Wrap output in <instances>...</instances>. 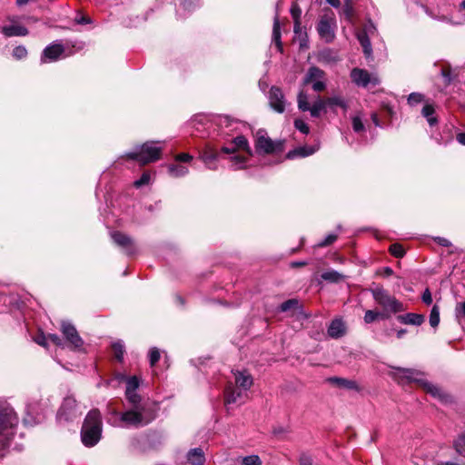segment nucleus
<instances>
[{"mask_svg": "<svg viewBox=\"0 0 465 465\" xmlns=\"http://www.w3.org/2000/svg\"><path fill=\"white\" fill-rule=\"evenodd\" d=\"M157 416V408L154 404L143 403L121 414V421L125 426L140 428L148 425Z\"/></svg>", "mask_w": 465, "mask_h": 465, "instance_id": "f257e3e1", "label": "nucleus"}, {"mask_svg": "<svg viewBox=\"0 0 465 465\" xmlns=\"http://www.w3.org/2000/svg\"><path fill=\"white\" fill-rule=\"evenodd\" d=\"M102 434V417L99 410H91L83 423L81 437L82 441L86 447L94 446L101 438Z\"/></svg>", "mask_w": 465, "mask_h": 465, "instance_id": "f03ea898", "label": "nucleus"}, {"mask_svg": "<svg viewBox=\"0 0 465 465\" xmlns=\"http://www.w3.org/2000/svg\"><path fill=\"white\" fill-rule=\"evenodd\" d=\"M395 375H397L401 381L406 380L407 381H415L419 383L426 392L430 393L435 398H438L440 401L443 402L450 401V396L446 393L441 388L434 385L419 376L421 375L420 371L414 369H404V368H396Z\"/></svg>", "mask_w": 465, "mask_h": 465, "instance_id": "7ed1b4c3", "label": "nucleus"}, {"mask_svg": "<svg viewBox=\"0 0 465 465\" xmlns=\"http://www.w3.org/2000/svg\"><path fill=\"white\" fill-rule=\"evenodd\" d=\"M17 423L18 418L14 410L7 404H0V450L9 446Z\"/></svg>", "mask_w": 465, "mask_h": 465, "instance_id": "20e7f679", "label": "nucleus"}, {"mask_svg": "<svg viewBox=\"0 0 465 465\" xmlns=\"http://www.w3.org/2000/svg\"><path fill=\"white\" fill-rule=\"evenodd\" d=\"M235 385L237 389L233 387L232 383H229L224 391V404L230 405L237 403L242 400L243 391H248L253 384L252 375L246 371L234 372Z\"/></svg>", "mask_w": 465, "mask_h": 465, "instance_id": "39448f33", "label": "nucleus"}, {"mask_svg": "<svg viewBox=\"0 0 465 465\" xmlns=\"http://www.w3.org/2000/svg\"><path fill=\"white\" fill-rule=\"evenodd\" d=\"M375 302L382 308L381 319H389L391 313H397L405 310L402 302L391 295L382 287L371 290Z\"/></svg>", "mask_w": 465, "mask_h": 465, "instance_id": "423d86ee", "label": "nucleus"}, {"mask_svg": "<svg viewBox=\"0 0 465 465\" xmlns=\"http://www.w3.org/2000/svg\"><path fill=\"white\" fill-rule=\"evenodd\" d=\"M316 29L323 42L330 44L334 41L337 22L333 11L330 8L323 9L322 14L319 17Z\"/></svg>", "mask_w": 465, "mask_h": 465, "instance_id": "0eeeda50", "label": "nucleus"}, {"mask_svg": "<svg viewBox=\"0 0 465 465\" xmlns=\"http://www.w3.org/2000/svg\"><path fill=\"white\" fill-rule=\"evenodd\" d=\"M162 148L154 145L153 143H143L138 152L128 153L125 157L130 160H135L142 165L153 163L160 159Z\"/></svg>", "mask_w": 465, "mask_h": 465, "instance_id": "6e6552de", "label": "nucleus"}, {"mask_svg": "<svg viewBox=\"0 0 465 465\" xmlns=\"http://www.w3.org/2000/svg\"><path fill=\"white\" fill-rule=\"evenodd\" d=\"M232 144L236 148L237 152L242 151L245 154L233 155L230 157L232 168L233 170H242L246 167L248 159L252 155L248 140L243 135H239L232 141Z\"/></svg>", "mask_w": 465, "mask_h": 465, "instance_id": "1a4fd4ad", "label": "nucleus"}, {"mask_svg": "<svg viewBox=\"0 0 465 465\" xmlns=\"http://www.w3.org/2000/svg\"><path fill=\"white\" fill-rule=\"evenodd\" d=\"M256 151L260 153L271 154L283 150L282 142L272 141L263 131L256 134L255 141Z\"/></svg>", "mask_w": 465, "mask_h": 465, "instance_id": "9d476101", "label": "nucleus"}, {"mask_svg": "<svg viewBox=\"0 0 465 465\" xmlns=\"http://www.w3.org/2000/svg\"><path fill=\"white\" fill-rule=\"evenodd\" d=\"M71 54H73V52L70 51L66 54L65 46L62 43L55 41L43 50L41 62L43 64L55 62Z\"/></svg>", "mask_w": 465, "mask_h": 465, "instance_id": "9b49d317", "label": "nucleus"}, {"mask_svg": "<svg viewBox=\"0 0 465 465\" xmlns=\"http://www.w3.org/2000/svg\"><path fill=\"white\" fill-rule=\"evenodd\" d=\"M61 331L72 349H82L84 345V341L82 340L77 330L73 324H71L68 322H63L61 323Z\"/></svg>", "mask_w": 465, "mask_h": 465, "instance_id": "f8f14e48", "label": "nucleus"}, {"mask_svg": "<svg viewBox=\"0 0 465 465\" xmlns=\"http://www.w3.org/2000/svg\"><path fill=\"white\" fill-rule=\"evenodd\" d=\"M352 82L358 86L366 87L369 84L376 85L380 83L377 76L369 74L368 71L360 68H354L351 72Z\"/></svg>", "mask_w": 465, "mask_h": 465, "instance_id": "ddd939ff", "label": "nucleus"}, {"mask_svg": "<svg viewBox=\"0 0 465 465\" xmlns=\"http://www.w3.org/2000/svg\"><path fill=\"white\" fill-rule=\"evenodd\" d=\"M269 101L271 107L277 113H283L285 110V99L282 91L276 86H272L269 93Z\"/></svg>", "mask_w": 465, "mask_h": 465, "instance_id": "4468645a", "label": "nucleus"}, {"mask_svg": "<svg viewBox=\"0 0 465 465\" xmlns=\"http://www.w3.org/2000/svg\"><path fill=\"white\" fill-rule=\"evenodd\" d=\"M218 156L219 154L216 149L210 144H206L200 153V158L210 170L217 169L216 162Z\"/></svg>", "mask_w": 465, "mask_h": 465, "instance_id": "2eb2a0df", "label": "nucleus"}, {"mask_svg": "<svg viewBox=\"0 0 465 465\" xmlns=\"http://www.w3.org/2000/svg\"><path fill=\"white\" fill-rule=\"evenodd\" d=\"M111 237L115 244L124 248L129 254L134 252V247L133 240L121 232H114Z\"/></svg>", "mask_w": 465, "mask_h": 465, "instance_id": "dca6fc26", "label": "nucleus"}, {"mask_svg": "<svg viewBox=\"0 0 465 465\" xmlns=\"http://www.w3.org/2000/svg\"><path fill=\"white\" fill-rule=\"evenodd\" d=\"M345 333L346 326L341 319H335L331 322L328 328V334L330 337L338 339L344 336Z\"/></svg>", "mask_w": 465, "mask_h": 465, "instance_id": "f3484780", "label": "nucleus"}, {"mask_svg": "<svg viewBox=\"0 0 465 465\" xmlns=\"http://www.w3.org/2000/svg\"><path fill=\"white\" fill-rule=\"evenodd\" d=\"M397 320L402 324L420 326L424 322L425 318L422 314L410 312L398 315Z\"/></svg>", "mask_w": 465, "mask_h": 465, "instance_id": "a211bd4d", "label": "nucleus"}, {"mask_svg": "<svg viewBox=\"0 0 465 465\" xmlns=\"http://www.w3.org/2000/svg\"><path fill=\"white\" fill-rule=\"evenodd\" d=\"M329 381L339 388L359 391L361 390L357 381L340 377H332L329 379Z\"/></svg>", "mask_w": 465, "mask_h": 465, "instance_id": "6ab92c4d", "label": "nucleus"}, {"mask_svg": "<svg viewBox=\"0 0 465 465\" xmlns=\"http://www.w3.org/2000/svg\"><path fill=\"white\" fill-rule=\"evenodd\" d=\"M77 406L76 401L74 397L64 398L63 404L59 410L58 415L64 416L65 419H69L73 414Z\"/></svg>", "mask_w": 465, "mask_h": 465, "instance_id": "aec40b11", "label": "nucleus"}, {"mask_svg": "<svg viewBox=\"0 0 465 465\" xmlns=\"http://www.w3.org/2000/svg\"><path fill=\"white\" fill-rule=\"evenodd\" d=\"M324 78H325V73L322 69H320L316 66H312L309 68V70L303 79V84H313L316 81H319V80L324 79Z\"/></svg>", "mask_w": 465, "mask_h": 465, "instance_id": "412c9836", "label": "nucleus"}, {"mask_svg": "<svg viewBox=\"0 0 465 465\" xmlns=\"http://www.w3.org/2000/svg\"><path fill=\"white\" fill-rule=\"evenodd\" d=\"M2 33L6 37L11 36H25L28 35V30L26 27L19 25H12L8 26H4L2 28Z\"/></svg>", "mask_w": 465, "mask_h": 465, "instance_id": "4be33fe9", "label": "nucleus"}, {"mask_svg": "<svg viewBox=\"0 0 465 465\" xmlns=\"http://www.w3.org/2000/svg\"><path fill=\"white\" fill-rule=\"evenodd\" d=\"M187 460L191 465H203L205 462L203 450L201 448L191 450L187 454Z\"/></svg>", "mask_w": 465, "mask_h": 465, "instance_id": "5701e85b", "label": "nucleus"}, {"mask_svg": "<svg viewBox=\"0 0 465 465\" xmlns=\"http://www.w3.org/2000/svg\"><path fill=\"white\" fill-rule=\"evenodd\" d=\"M315 152L312 148L299 147L287 153L288 159H293L295 157H306L312 154Z\"/></svg>", "mask_w": 465, "mask_h": 465, "instance_id": "b1692460", "label": "nucleus"}, {"mask_svg": "<svg viewBox=\"0 0 465 465\" xmlns=\"http://www.w3.org/2000/svg\"><path fill=\"white\" fill-rule=\"evenodd\" d=\"M168 173L173 177H182L188 173V168L179 163L170 164L168 166Z\"/></svg>", "mask_w": 465, "mask_h": 465, "instance_id": "393cba45", "label": "nucleus"}, {"mask_svg": "<svg viewBox=\"0 0 465 465\" xmlns=\"http://www.w3.org/2000/svg\"><path fill=\"white\" fill-rule=\"evenodd\" d=\"M325 106H327V100L319 98L312 106H310L308 111H310L312 117H319L321 112L325 108Z\"/></svg>", "mask_w": 465, "mask_h": 465, "instance_id": "a878e982", "label": "nucleus"}, {"mask_svg": "<svg viewBox=\"0 0 465 465\" xmlns=\"http://www.w3.org/2000/svg\"><path fill=\"white\" fill-rule=\"evenodd\" d=\"M322 279L331 282H339L344 279V276L334 270L324 272L321 275Z\"/></svg>", "mask_w": 465, "mask_h": 465, "instance_id": "bb28decb", "label": "nucleus"}, {"mask_svg": "<svg viewBox=\"0 0 465 465\" xmlns=\"http://www.w3.org/2000/svg\"><path fill=\"white\" fill-rule=\"evenodd\" d=\"M327 100V105L331 107L339 106L342 108L344 111L348 109V104L346 101L339 95L331 96L326 99Z\"/></svg>", "mask_w": 465, "mask_h": 465, "instance_id": "cd10ccee", "label": "nucleus"}, {"mask_svg": "<svg viewBox=\"0 0 465 465\" xmlns=\"http://www.w3.org/2000/svg\"><path fill=\"white\" fill-rule=\"evenodd\" d=\"M434 107L432 104H425L422 108V115L427 118V121L428 123L430 124V125H433L437 123V119L435 117H433V114H434Z\"/></svg>", "mask_w": 465, "mask_h": 465, "instance_id": "c85d7f7f", "label": "nucleus"}, {"mask_svg": "<svg viewBox=\"0 0 465 465\" xmlns=\"http://www.w3.org/2000/svg\"><path fill=\"white\" fill-rule=\"evenodd\" d=\"M272 39L275 42V45H277L279 51L282 52V41H281L280 24H279L278 19H275L274 23H273Z\"/></svg>", "mask_w": 465, "mask_h": 465, "instance_id": "c756f323", "label": "nucleus"}, {"mask_svg": "<svg viewBox=\"0 0 465 465\" xmlns=\"http://www.w3.org/2000/svg\"><path fill=\"white\" fill-rule=\"evenodd\" d=\"M297 102H298V107L301 111L306 112L310 109L308 95L303 91H301L299 93Z\"/></svg>", "mask_w": 465, "mask_h": 465, "instance_id": "7c9ffc66", "label": "nucleus"}, {"mask_svg": "<svg viewBox=\"0 0 465 465\" xmlns=\"http://www.w3.org/2000/svg\"><path fill=\"white\" fill-rule=\"evenodd\" d=\"M242 465H262V461L258 455L245 456L241 459Z\"/></svg>", "mask_w": 465, "mask_h": 465, "instance_id": "2f4dec72", "label": "nucleus"}, {"mask_svg": "<svg viewBox=\"0 0 465 465\" xmlns=\"http://www.w3.org/2000/svg\"><path fill=\"white\" fill-rule=\"evenodd\" d=\"M440 323V310L437 305H434L430 314V324L431 327L436 328Z\"/></svg>", "mask_w": 465, "mask_h": 465, "instance_id": "473e14b6", "label": "nucleus"}, {"mask_svg": "<svg viewBox=\"0 0 465 465\" xmlns=\"http://www.w3.org/2000/svg\"><path fill=\"white\" fill-rule=\"evenodd\" d=\"M126 399L128 401L133 404L134 408L135 406H143L140 404L141 397L135 392V391H125Z\"/></svg>", "mask_w": 465, "mask_h": 465, "instance_id": "72a5a7b5", "label": "nucleus"}, {"mask_svg": "<svg viewBox=\"0 0 465 465\" xmlns=\"http://www.w3.org/2000/svg\"><path fill=\"white\" fill-rule=\"evenodd\" d=\"M454 449L460 454L465 450V431L459 435L453 442Z\"/></svg>", "mask_w": 465, "mask_h": 465, "instance_id": "f704fd0d", "label": "nucleus"}, {"mask_svg": "<svg viewBox=\"0 0 465 465\" xmlns=\"http://www.w3.org/2000/svg\"><path fill=\"white\" fill-rule=\"evenodd\" d=\"M298 305L299 301L297 299H290L281 304L280 311L285 312L292 309H296Z\"/></svg>", "mask_w": 465, "mask_h": 465, "instance_id": "c9c22d12", "label": "nucleus"}, {"mask_svg": "<svg viewBox=\"0 0 465 465\" xmlns=\"http://www.w3.org/2000/svg\"><path fill=\"white\" fill-rule=\"evenodd\" d=\"M379 318L381 319V312L372 311V310H368V311H366L363 319H364L365 323L369 324V323L375 322Z\"/></svg>", "mask_w": 465, "mask_h": 465, "instance_id": "e433bc0d", "label": "nucleus"}, {"mask_svg": "<svg viewBox=\"0 0 465 465\" xmlns=\"http://www.w3.org/2000/svg\"><path fill=\"white\" fill-rule=\"evenodd\" d=\"M114 357L117 361H122L124 354V348L121 342H114L112 346Z\"/></svg>", "mask_w": 465, "mask_h": 465, "instance_id": "4c0bfd02", "label": "nucleus"}, {"mask_svg": "<svg viewBox=\"0 0 465 465\" xmlns=\"http://www.w3.org/2000/svg\"><path fill=\"white\" fill-rule=\"evenodd\" d=\"M390 252L396 258H401L405 254V250L402 245L394 243L390 246Z\"/></svg>", "mask_w": 465, "mask_h": 465, "instance_id": "58836bf2", "label": "nucleus"}, {"mask_svg": "<svg viewBox=\"0 0 465 465\" xmlns=\"http://www.w3.org/2000/svg\"><path fill=\"white\" fill-rule=\"evenodd\" d=\"M359 41L363 48L365 54L370 55L371 53V45L368 36L365 35H360Z\"/></svg>", "mask_w": 465, "mask_h": 465, "instance_id": "ea45409f", "label": "nucleus"}, {"mask_svg": "<svg viewBox=\"0 0 465 465\" xmlns=\"http://www.w3.org/2000/svg\"><path fill=\"white\" fill-rule=\"evenodd\" d=\"M26 55H27V50L23 45H18V46L15 47L13 50V56L17 60L24 59L26 57Z\"/></svg>", "mask_w": 465, "mask_h": 465, "instance_id": "a19ab883", "label": "nucleus"}, {"mask_svg": "<svg viewBox=\"0 0 465 465\" xmlns=\"http://www.w3.org/2000/svg\"><path fill=\"white\" fill-rule=\"evenodd\" d=\"M151 180V174L148 172H144L140 179L136 180L134 183V186L136 188H140L143 185H146L150 183Z\"/></svg>", "mask_w": 465, "mask_h": 465, "instance_id": "79ce46f5", "label": "nucleus"}, {"mask_svg": "<svg viewBox=\"0 0 465 465\" xmlns=\"http://www.w3.org/2000/svg\"><path fill=\"white\" fill-rule=\"evenodd\" d=\"M232 122H234V120L228 115H219L216 119L217 124L222 127H229L232 125Z\"/></svg>", "mask_w": 465, "mask_h": 465, "instance_id": "37998d69", "label": "nucleus"}, {"mask_svg": "<svg viewBox=\"0 0 465 465\" xmlns=\"http://www.w3.org/2000/svg\"><path fill=\"white\" fill-rule=\"evenodd\" d=\"M160 351L157 348H152L149 351V360L151 366H154L160 360Z\"/></svg>", "mask_w": 465, "mask_h": 465, "instance_id": "c03bdc74", "label": "nucleus"}, {"mask_svg": "<svg viewBox=\"0 0 465 465\" xmlns=\"http://www.w3.org/2000/svg\"><path fill=\"white\" fill-rule=\"evenodd\" d=\"M424 99V96L420 93H411L408 97V103L411 105H416L421 103Z\"/></svg>", "mask_w": 465, "mask_h": 465, "instance_id": "a18cd8bd", "label": "nucleus"}, {"mask_svg": "<svg viewBox=\"0 0 465 465\" xmlns=\"http://www.w3.org/2000/svg\"><path fill=\"white\" fill-rule=\"evenodd\" d=\"M139 387V380L136 376L129 377L126 381V391H136Z\"/></svg>", "mask_w": 465, "mask_h": 465, "instance_id": "49530a36", "label": "nucleus"}, {"mask_svg": "<svg viewBox=\"0 0 465 465\" xmlns=\"http://www.w3.org/2000/svg\"><path fill=\"white\" fill-rule=\"evenodd\" d=\"M294 126L296 129H298L300 132L305 134H307L310 131L308 124L301 119H296L294 121Z\"/></svg>", "mask_w": 465, "mask_h": 465, "instance_id": "de8ad7c7", "label": "nucleus"}, {"mask_svg": "<svg viewBox=\"0 0 465 465\" xmlns=\"http://www.w3.org/2000/svg\"><path fill=\"white\" fill-rule=\"evenodd\" d=\"M352 128L354 132L360 133L364 130V124L359 116L352 117Z\"/></svg>", "mask_w": 465, "mask_h": 465, "instance_id": "09e8293b", "label": "nucleus"}, {"mask_svg": "<svg viewBox=\"0 0 465 465\" xmlns=\"http://www.w3.org/2000/svg\"><path fill=\"white\" fill-rule=\"evenodd\" d=\"M47 338L43 332L36 334L34 337V341L40 346L47 347Z\"/></svg>", "mask_w": 465, "mask_h": 465, "instance_id": "8fccbe9b", "label": "nucleus"}, {"mask_svg": "<svg viewBox=\"0 0 465 465\" xmlns=\"http://www.w3.org/2000/svg\"><path fill=\"white\" fill-rule=\"evenodd\" d=\"M291 15L293 21L301 20L302 10L297 4H293L291 7Z\"/></svg>", "mask_w": 465, "mask_h": 465, "instance_id": "3c124183", "label": "nucleus"}, {"mask_svg": "<svg viewBox=\"0 0 465 465\" xmlns=\"http://www.w3.org/2000/svg\"><path fill=\"white\" fill-rule=\"evenodd\" d=\"M337 239V235L329 234L322 242L319 243L320 247H325L332 244Z\"/></svg>", "mask_w": 465, "mask_h": 465, "instance_id": "603ef678", "label": "nucleus"}, {"mask_svg": "<svg viewBox=\"0 0 465 465\" xmlns=\"http://www.w3.org/2000/svg\"><path fill=\"white\" fill-rule=\"evenodd\" d=\"M342 14L345 15L346 19H348L349 21H351V20L352 19V16H353V9H352V6H351L350 4H346V5L343 6Z\"/></svg>", "mask_w": 465, "mask_h": 465, "instance_id": "864d4df0", "label": "nucleus"}, {"mask_svg": "<svg viewBox=\"0 0 465 465\" xmlns=\"http://www.w3.org/2000/svg\"><path fill=\"white\" fill-rule=\"evenodd\" d=\"M192 160H193V156L186 153H182L175 156L176 162L188 163Z\"/></svg>", "mask_w": 465, "mask_h": 465, "instance_id": "5fc2aeb1", "label": "nucleus"}, {"mask_svg": "<svg viewBox=\"0 0 465 465\" xmlns=\"http://www.w3.org/2000/svg\"><path fill=\"white\" fill-rule=\"evenodd\" d=\"M326 88V84L324 82V79H321L319 81H316L312 84V89L315 92H322Z\"/></svg>", "mask_w": 465, "mask_h": 465, "instance_id": "6e6d98bb", "label": "nucleus"}, {"mask_svg": "<svg viewBox=\"0 0 465 465\" xmlns=\"http://www.w3.org/2000/svg\"><path fill=\"white\" fill-rule=\"evenodd\" d=\"M300 465H312V459L311 456L306 454H302L299 459Z\"/></svg>", "mask_w": 465, "mask_h": 465, "instance_id": "4d7b16f0", "label": "nucleus"}, {"mask_svg": "<svg viewBox=\"0 0 465 465\" xmlns=\"http://www.w3.org/2000/svg\"><path fill=\"white\" fill-rule=\"evenodd\" d=\"M421 299H422V302L427 305H429L432 302V296H431V293L429 289H426L424 291Z\"/></svg>", "mask_w": 465, "mask_h": 465, "instance_id": "13d9d810", "label": "nucleus"}, {"mask_svg": "<svg viewBox=\"0 0 465 465\" xmlns=\"http://www.w3.org/2000/svg\"><path fill=\"white\" fill-rule=\"evenodd\" d=\"M47 336H48L47 340L51 341L56 346L63 345V341L57 334H48Z\"/></svg>", "mask_w": 465, "mask_h": 465, "instance_id": "bf43d9fd", "label": "nucleus"}, {"mask_svg": "<svg viewBox=\"0 0 465 465\" xmlns=\"http://www.w3.org/2000/svg\"><path fill=\"white\" fill-rule=\"evenodd\" d=\"M441 75L445 78V81L447 84H450L451 81V75H450V68L449 67H442L441 69Z\"/></svg>", "mask_w": 465, "mask_h": 465, "instance_id": "052dcab7", "label": "nucleus"}, {"mask_svg": "<svg viewBox=\"0 0 465 465\" xmlns=\"http://www.w3.org/2000/svg\"><path fill=\"white\" fill-rule=\"evenodd\" d=\"M434 241H435L438 244H440V245H441V246H444V247H450V246H451V242H450V241H449L448 239L443 238V237H436V238H434Z\"/></svg>", "mask_w": 465, "mask_h": 465, "instance_id": "680f3d73", "label": "nucleus"}, {"mask_svg": "<svg viewBox=\"0 0 465 465\" xmlns=\"http://www.w3.org/2000/svg\"><path fill=\"white\" fill-rule=\"evenodd\" d=\"M377 273L380 275L385 276V277H389V276L392 275L393 271L391 267H383V268L380 269L377 272Z\"/></svg>", "mask_w": 465, "mask_h": 465, "instance_id": "e2e57ef3", "label": "nucleus"}, {"mask_svg": "<svg viewBox=\"0 0 465 465\" xmlns=\"http://www.w3.org/2000/svg\"><path fill=\"white\" fill-rule=\"evenodd\" d=\"M75 22L79 25H86L89 24L91 20L85 15H79L75 17Z\"/></svg>", "mask_w": 465, "mask_h": 465, "instance_id": "0e129e2a", "label": "nucleus"}, {"mask_svg": "<svg viewBox=\"0 0 465 465\" xmlns=\"http://www.w3.org/2000/svg\"><path fill=\"white\" fill-rule=\"evenodd\" d=\"M222 152H223L224 153L232 154V156L233 155H237L236 154L237 150L233 146V144H232L231 146H223V147H222Z\"/></svg>", "mask_w": 465, "mask_h": 465, "instance_id": "69168bd1", "label": "nucleus"}, {"mask_svg": "<svg viewBox=\"0 0 465 465\" xmlns=\"http://www.w3.org/2000/svg\"><path fill=\"white\" fill-rule=\"evenodd\" d=\"M456 311H457L458 314H462L465 316V302L459 303L457 305Z\"/></svg>", "mask_w": 465, "mask_h": 465, "instance_id": "338daca9", "label": "nucleus"}, {"mask_svg": "<svg viewBox=\"0 0 465 465\" xmlns=\"http://www.w3.org/2000/svg\"><path fill=\"white\" fill-rule=\"evenodd\" d=\"M456 139L460 144L465 145V133H459Z\"/></svg>", "mask_w": 465, "mask_h": 465, "instance_id": "774afa93", "label": "nucleus"}]
</instances>
